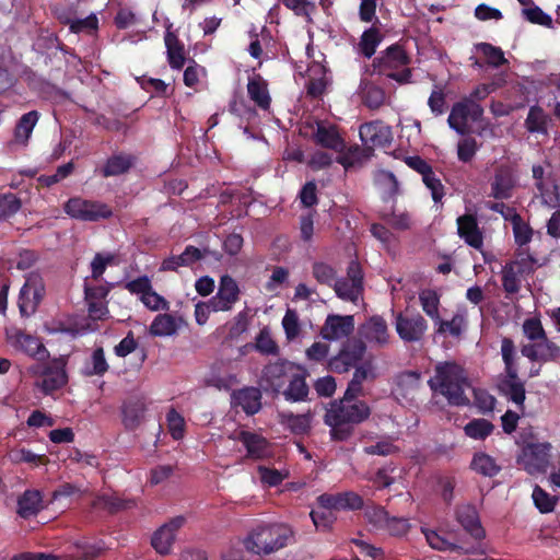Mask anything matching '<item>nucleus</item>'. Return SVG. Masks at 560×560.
Listing matches in <instances>:
<instances>
[{"label":"nucleus","instance_id":"44","mask_svg":"<svg viewBox=\"0 0 560 560\" xmlns=\"http://www.w3.org/2000/svg\"><path fill=\"white\" fill-rule=\"evenodd\" d=\"M494 427L493 424L486 419H474L469 421L465 428V434L474 440H485L489 436Z\"/></svg>","mask_w":560,"mask_h":560},{"label":"nucleus","instance_id":"56","mask_svg":"<svg viewBox=\"0 0 560 560\" xmlns=\"http://www.w3.org/2000/svg\"><path fill=\"white\" fill-rule=\"evenodd\" d=\"M522 13L524 18L533 24H538L546 27L552 26V18L534 3L528 8H524Z\"/></svg>","mask_w":560,"mask_h":560},{"label":"nucleus","instance_id":"30","mask_svg":"<svg viewBox=\"0 0 560 560\" xmlns=\"http://www.w3.org/2000/svg\"><path fill=\"white\" fill-rule=\"evenodd\" d=\"M247 93L249 98L261 109H268L270 106V95L267 82L259 75L254 74L248 78Z\"/></svg>","mask_w":560,"mask_h":560},{"label":"nucleus","instance_id":"2","mask_svg":"<svg viewBox=\"0 0 560 560\" xmlns=\"http://www.w3.org/2000/svg\"><path fill=\"white\" fill-rule=\"evenodd\" d=\"M428 384L434 394L442 395L451 405L466 406L469 402L465 394L468 387L467 377L464 370L456 363L436 364L434 375L430 377Z\"/></svg>","mask_w":560,"mask_h":560},{"label":"nucleus","instance_id":"46","mask_svg":"<svg viewBox=\"0 0 560 560\" xmlns=\"http://www.w3.org/2000/svg\"><path fill=\"white\" fill-rule=\"evenodd\" d=\"M501 355L505 365L506 375L515 376L517 374L516 349L510 338H503L501 341Z\"/></svg>","mask_w":560,"mask_h":560},{"label":"nucleus","instance_id":"45","mask_svg":"<svg viewBox=\"0 0 560 560\" xmlns=\"http://www.w3.org/2000/svg\"><path fill=\"white\" fill-rule=\"evenodd\" d=\"M255 349L265 355H276L279 352V347L273 340L270 329L264 327L255 338Z\"/></svg>","mask_w":560,"mask_h":560},{"label":"nucleus","instance_id":"11","mask_svg":"<svg viewBox=\"0 0 560 560\" xmlns=\"http://www.w3.org/2000/svg\"><path fill=\"white\" fill-rule=\"evenodd\" d=\"M362 271L358 262L351 261L347 277L334 282V289L338 298L355 303L362 292Z\"/></svg>","mask_w":560,"mask_h":560},{"label":"nucleus","instance_id":"29","mask_svg":"<svg viewBox=\"0 0 560 560\" xmlns=\"http://www.w3.org/2000/svg\"><path fill=\"white\" fill-rule=\"evenodd\" d=\"M172 24L166 27L164 37L168 63L173 69H180L185 63V49L177 35L172 32Z\"/></svg>","mask_w":560,"mask_h":560},{"label":"nucleus","instance_id":"13","mask_svg":"<svg viewBox=\"0 0 560 560\" xmlns=\"http://www.w3.org/2000/svg\"><path fill=\"white\" fill-rule=\"evenodd\" d=\"M366 350V345L361 340H351L345 343L339 353L332 357L328 366L329 370L337 373L347 372L358 361H360Z\"/></svg>","mask_w":560,"mask_h":560},{"label":"nucleus","instance_id":"55","mask_svg":"<svg viewBox=\"0 0 560 560\" xmlns=\"http://www.w3.org/2000/svg\"><path fill=\"white\" fill-rule=\"evenodd\" d=\"M535 506L541 513H549L553 511L556 505V498L547 493L539 486H536L532 494Z\"/></svg>","mask_w":560,"mask_h":560},{"label":"nucleus","instance_id":"61","mask_svg":"<svg viewBox=\"0 0 560 560\" xmlns=\"http://www.w3.org/2000/svg\"><path fill=\"white\" fill-rule=\"evenodd\" d=\"M539 361H553L560 357V348L552 341H550L547 336L545 339L537 341Z\"/></svg>","mask_w":560,"mask_h":560},{"label":"nucleus","instance_id":"27","mask_svg":"<svg viewBox=\"0 0 560 560\" xmlns=\"http://www.w3.org/2000/svg\"><path fill=\"white\" fill-rule=\"evenodd\" d=\"M456 516L464 529L475 539L480 540L485 537V530L479 522L478 513L472 505L458 506Z\"/></svg>","mask_w":560,"mask_h":560},{"label":"nucleus","instance_id":"7","mask_svg":"<svg viewBox=\"0 0 560 560\" xmlns=\"http://www.w3.org/2000/svg\"><path fill=\"white\" fill-rule=\"evenodd\" d=\"M394 326L397 335L404 342H419L425 336L428 322L420 313L409 311L395 315Z\"/></svg>","mask_w":560,"mask_h":560},{"label":"nucleus","instance_id":"60","mask_svg":"<svg viewBox=\"0 0 560 560\" xmlns=\"http://www.w3.org/2000/svg\"><path fill=\"white\" fill-rule=\"evenodd\" d=\"M512 228L515 242L520 246L526 245L532 241L533 230L521 217H514V224Z\"/></svg>","mask_w":560,"mask_h":560},{"label":"nucleus","instance_id":"38","mask_svg":"<svg viewBox=\"0 0 560 560\" xmlns=\"http://www.w3.org/2000/svg\"><path fill=\"white\" fill-rule=\"evenodd\" d=\"M382 38V34L375 27L364 31L357 47L358 52L365 58H371L375 54Z\"/></svg>","mask_w":560,"mask_h":560},{"label":"nucleus","instance_id":"26","mask_svg":"<svg viewBox=\"0 0 560 560\" xmlns=\"http://www.w3.org/2000/svg\"><path fill=\"white\" fill-rule=\"evenodd\" d=\"M515 186V175L511 167L500 166L491 184V195L497 199H508Z\"/></svg>","mask_w":560,"mask_h":560},{"label":"nucleus","instance_id":"32","mask_svg":"<svg viewBox=\"0 0 560 560\" xmlns=\"http://www.w3.org/2000/svg\"><path fill=\"white\" fill-rule=\"evenodd\" d=\"M502 393L508 397L509 400L513 401L520 410L524 409L525 401V386L524 383L515 376L505 375L500 384Z\"/></svg>","mask_w":560,"mask_h":560},{"label":"nucleus","instance_id":"31","mask_svg":"<svg viewBox=\"0 0 560 560\" xmlns=\"http://www.w3.org/2000/svg\"><path fill=\"white\" fill-rule=\"evenodd\" d=\"M433 324L436 335L458 338L465 330L467 320L465 313L457 312L450 320L442 319L440 316Z\"/></svg>","mask_w":560,"mask_h":560},{"label":"nucleus","instance_id":"5","mask_svg":"<svg viewBox=\"0 0 560 560\" xmlns=\"http://www.w3.org/2000/svg\"><path fill=\"white\" fill-rule=\"evenodd\" d=\"M410 58L399 45H392L374 59L375 70L398 83H408L411 78Z\"/></svg>","mask_w":560,"mask_h":560},{"label":"nucleus","instance_id":"59","mask_svg":"<svg viewBox=\"0 0 560 560\" xmlns=\"http://www.w3.org/2000/svg\"><path fill=\"white\" fill-rule=\"evenodd\" d=\"M376 184L382 189L383 194L387 197H393L398 191V183L393 173L387 171H381L375 177Z\"/></svg>","mask_w":560,"mask_h":560},{"label":"nucleus","instance_id":"34","mask_svg":"<svg viewBox=\"0 0 560 560\" xmlns=\"http://www.w3.org/2000/svg\"><path fill=\"white\" fill-rule=\"evenodd\" d=\"M470 468L481 476L494 477L500 472L501 465L491 455L485 452H477L472 456Z\"/></svg>","mask_w":560,"mask_h":560},{"label":"nucleus","instance_id":"58","mask_svg":"<svg viewBox=\"0 0 560 560\" xmlns=\"http://www.w3.org/2000/svg\"><path fill=\"white\" fill-rule=\"evenodd\" d=\"M308 71L311 73L312 72H322L323 73V75L318 79L312 78L310 75V81L307 84L308 94H311L314 97L319 96L320 94L324 93V91L326 90V86L328 84V78L325 74V69L323 66L316 65V66H313L312 68H310Z\"/></svg>","mask_w":560,"mask_h":560},{"label":"nucleus","instance_id":"21","mask_svg":"<svg viewBox=\"0 0 560 560\" xmlns=\"http://www.w3.org/2000/svg\"><path fill=\"white\" fill-rule=\"evenodd\" d=\"M232 439L243 443L249 458L262 459L271 456L270 444L260 434L242 430L234 433Z\"/></svg>","mask_w":560,"mask_h":560},{"label":"nucleus","instance_id":"54","mask_svg":"<svg viewBox=\"0 0 560 560\" xmlns=\"http://www.w3.org/2000/svg\"><path fill=\"white\" fill-rule=\"evenodd\" d=\"M282 3L296 15L303 16L307 22H312V14L316 7L314 2L308 0H281Z\"/></svg>","mask_w":560,"mask_h":560},{"label":"nucleus","instance_id":"18","mask_svg":"<svg viewBox=\"0 0 560 560\" xmlns=\"http://www.w3.org/2000/svg\"><path fill=\"white\" fill-rule=\"evenodd\" d=\"M360 340L365 345L382 347L388 342V329L385 319L373 316L359 328Z\"/></svg>","mask_w":560,"mask_h":560},{"label":"nucleus","instance_id":"16","mask_svg":"<svg viewBox=\"0 0 560 560\" xmlns=\"http://www.w3.org/2000/svg\"><path fill=\"white\" fill-rule=\"evenodd\" d=\"M240 288L236 281L225 275L220 279L218 292L209 301L212 303L213 312L231 311L238 301Z\"/></svg>","mask_w":560,"mask_h":560},{"label":"nucleus","instance_id":"4","mask_svg":"<svg viewBox=\"0 0 560 560\" xmlns=\"http://www.w3.org/2000/svg\"><path fill=\"white\" fill-rule=\"evenodd\" d=\"M65 358H55L47 362H38L27 369L35 378L34 387L46 396H51L68 384V373Z\"/></svg>","mask_w":560,"mask_h":560},{"label":"nucleus","instance_id":"62","mask_svg":"<svg viewBox=\"0 0 560 560\" xmlns=\"http://www.w3.org/2000/svg\"><path fill=\"white\" fill-rule=\"evenodd\" d=\"M166 420L171 435L175 440H180L184 436L185 431L184 418L175 409H171L167 412Z\"/></svg>","mask_w":560,"mask_h":560},{"label":"nucleus","instance_id":"48","mask_svg":"<svg viewBox=\"0 0 560 560\" xmlns=\"http://www.w3.org/2000/svg\"><path fill=\"white\" fill-rule=\"evenodd\" d=\"M108 364L105 359L103 348H96L90 358V361L84 366V374L92 375H103L107 372Z\"/></svg>","mask_w":560,"mask_h":560},{"label":"nucleus","instance_id":"24","mask_svg":"<svg viewBox=\"0 0 560 560\" xmlns=\"http://www.w3.org/2000/svg\"><path fill=\"white\" fill-rule=\"evenodd\" d=\"M185 324L180 316H175L168 313L159 314L152 320L149 332L153 337H172Z\"/></svg>","mask_w":560,"mask_h":560},{"label":"nucleus","instance_id":"1","mask_svg":"<svg viewBox=\"0 0 560 560\" xmlns=\"http://www.w3.org/2000/svg\"><path fill=\"white\" fill-rule=\"evenodd\" d=\"M371 408L363 400L340 399L330 405L325 415V423L330 427L334 440L345 441L353 432V425L369 419Z\"/></svg>","mask_w":560,"mask_h":560},{"label":"nucleus","instance_id":"41","mask_svg":"<svg viewBox=\"0 0 560 560\" xmlns=\"http://www.w3.org/2000/svg\"><path fill=\"white\" fill-rule=\"evenodd\" d=\"M312 417L310 413L293 415L291 412L281 413V422L295 434H303L311 428Z\"/></svg>","mask_w":560,"mask_h":560},{"label":"nucleus","instance_id":"33","mask_svg":"<svg viewBox=\"0 0 560 560\" xmlns=\"http://www.w3.org/2000/svg\"><path fill=\"white\" fill-rule=\"evenodd\" d=\"M43 509V498L37 490H26L18 500V514L27 518Z\"/></svg>","mask_w":560,"mask_h":560},{"label":"nucleus","instance_id":"51","mask_svg":"<svg viewBox=\"0 0 560 560\" xmlns=\"http://www.w3.org/2000/svg\"><path fill=\"white\" fill-rule=\"evenodd\" d=\"M260 481L268 487H276L289 477L287 469H275L266 466L258 467Z\"/></svg>","mask_w":560,"mask_h":560},{"label":"nucleus","instance_id":"3","mask_svg":"<svg viewBox=\"0 0 560 560\" xmlns=\"http://www.w3.org/2000/svg\"><path fill=\"white\" fill-rule=\"evenodd\" d=\"M292 529L282 523H260L254 526L243 539L247 552L269 556L288 546Z\"/></svg>","mask_w":560,"mask_h":560},{"label":"nucleus","instance_id":"47","mask_svg":"<svg viewBox=\"0 0 560 560\" xmlns=\"http://www.w3.org/2000/svg\"><path fill=\"white\" fill-rule=\"evenodd\" d=\"M133 505V501L122 500L116 494H102L94 502V506L106 509L109 512L126 510Z\"/></svg>","mask_w":560,"mask_h":560},{"label":"nucleus","instance_id":"40","mask_svg":"<svg viewBox=\"0 0 560 560\" xmlns=\"http://www.w3.org/2000/svg\"><path fill=\"white\" fill-rule=\"evenodd\" d=\"M419 303L422 311L432 319V322L439 319L440 295L434 290L425 289L420 291Z\"/></svg>","mask_w":560,"mask_h":560},{"label":"nucleus","instance_id":"28","mask_svg":"<svg viewBox=\"0 0 560 560\" xmlns=\"http://www.w3.org/2000/svg\"><path fill=\"white\" fill-rule=\"evenodd\" d=\"M232 402L240 406L247 415H254L261 407V393L255 387H245L232 394Z\"/></svg>","mask_w":560,"mask_h":560},{"label":"nucleus","instance_id":"42","mask_svg":"<svg viewBox=\"0 0 560 560\" xmlns=\"http://www.w3.org/2000/svg\"><path fill=\"white\" fill-rule=\"evenodd\" d=\"M548 116L539 106H532L529 108L525 127L529 132L546 133L547 132Z\"/></svg>","mask_w":560,"mask_h":560},{"label":"nucleus","instance_id":"15","mask_svg":"<svg viewBox=\"0 0 560 560\" xmlns=\"http://www.w3.org/2000/svg\"><path fill=\"white\" fill-rule=\"evenodd\" d=\"M185 522L184 516H175L154 532L151 545L158 553L167 555L171 552L177 532L184 526Z\"/></svg>","mask_w":560,"mask_h":560},{"label":"nucleus","instance_id":"8","mask_svg":"<svg viewBox=\"0 0 560 560\" xmlns=\"http://www.w3.org/2000/svg\"><path fill=\"white\" fill-rule=\"evenodd\" d=\"M63 210L71 218L81 221H97L112 215V210L106 203L80 197L69 199L65 203Z\"/></svg>","mask_w":560,"mask_h":560},{"label":"nucleus","instance_id":"25","mask_svg":"<svg viewBox=\"0 0 560 560\" xmlns=\"http://www.w3.org/2000/svg\"><path fill=\"white\" fill-rule=\"evenodd\" d=\"M458 235L475 249H481L483 245L482 233L477 219L472 214H464L457 219Z\"/></svg>","mask_w":560,"mask_h":560},{"label":"nucleus","instance_id":"12","mask_svg":"<svg viewBox=\"0 0 560 560\" xmlns=\"http://www.w3.org/2000/svg\"><path fill=\"white\" fill-rule=\"evenodd\" d=\"M44 291L42 278L38 275L31 273L20 291L19 307L22 315L30 316L36 311Z\"/></svg>","mask_w":560,"mask_h":560},{"label":"nucleus","instance_id":"35","mask_svg":"<svg viewBox=\"0 0 560 560\" xmlns=\"http://www.w3.org/2000/svg\"><path fill=\"white\" fill-rule=\"evenodd\" d=\"M145 404L141 399L130 400L122 407V423L128 430L140 425L145 413Z\"/></svg>","mask_w":560,"mask_h":560},{"label":"nucleus","instance_id":"49","mask_svg":"<svg viewBox=\"0 0 560 560\" xmlns=\"http://www.w3.org/2000/svg\"><path fill=\"white\" fill-rule=\"evenodd\" d=\"M475 48L477 51L482 54L488 65L492 67L498 68L508 62L500 47L493 46L488 43H479L475 46Z\"/></svg>","mask_w":560,"mask_h":560},{"label":"nucleus","instance_id":"14","mask_svg":"<svg viewBox=\"0 0 560 560\" xmlns=\"http://www.w3.org/2000/svg\"><path fill=\"white\" fill-rule=\"evenodd\" d=\"M9 343L18 351L31 358H44L47 350L40 339L21 329H11L7 332Z\"/></svg>","mask_w":560,"mask_h":560},{"label":"nucleus","instance_id":"23","mask_svg":"<svg viewBox=\"0 0 560 560\" xmlns=\"http://www.w3.org/2000/svg\"><path fill=\"white\" fill-rule=\"evenodd\" d=\"M38 119L39 114L36 110H31L22 115L14 128L13 139L8 143L10 150L25 148L27 145Z\"/></svg>","mask_w":560,"mask_h":560},{"label":"nucleus","instance_id":"52","mask_svg":"<svg viewBox=\"0 0 560 560\" xmlns=\"http://www.w3.org/2000/svg\"><path fill=\"white\" fill-rule=\"evenodd\" d=\"M524 336L530 341L545 339L546 332L539 317L526 318L522 325Z\"/></svg>","mask_w":560,"mask_h":560},{"label":"nucleus","instance_id":"64","mask_svg":"<svg viewBox=\"0 0 560 560\" xmlns=\"http://www.w3.org/2000/svg\"><path fill=\"white\" fill-rule=\"evenodd\" d=\"M353 544L358 548L359 553L365 560H383L384 559V551L381 548L372 546L362 539H355V540H353Z\"/></svg>","mask_w":560,"mask_h":560},{"label":"nucleus","instance_id":"63","mask_svg":"<svg viewBox=\"0 0 560 560\" xmlns=\"http://www.w3.org/2000/svg\"><path fill=\"white\" fill-rule=\"evenodd\" d=\"M282 326L288 340H293L299 336L300 323L295 311L288 310L282 318Z\"/></svg>","mask_w":560,"mask_h":560},{"label":"nucleus","instance_id":"10","mask_svg":"<svg viewBox=\"0 0 560 560\" xmlns=\"http://www.w3.org/2000/svg\"><path fill=\"white\" fill-rule=\"evenodd\" d=\"M296 370H299L298 366L285 360L270 363L262 371L261 382L265 384L266 389L279 393L284 388Z\"/></svg>","mask_w":560,"mask_h":560},{"label":"nucleus","instance_id":"17","mask_svg":"<svg viewBox=\"0 0 560 560\" xmlns=\"http://www.w3.org/2000/svg\"><path fill=\"white\" fill-rule=\"evenodd\" d=\"M353 329L354 318L352 315L330 314L320 328V336L327 341H338L347 338Z\"/></svg>","mask_w":560,"mask_h":560},{"label":"nucleus","instance_id":"57","mask_svg":"<svg viewBox=\"0 0 560 560\" xmlns=\"http://www.w3.org/2000/svg\"><path fill=\"white\" fill-rule=\"evenodd\" d=\"M539 190L540 198L544 205L549 208H556L559 206V187L551 183H539L536 184Z\"/></svg>","mask_w":560,"mask_h":560},{"label":"nucleus","instance_id":"9","mask_svg":"<svg viewBox=\"0 0 560 560\" xmlns=\"http://www.w3.org/2000/svg\"><path fill=\"white\" fill-rule=\"evenodd\" d=\"M483 108L472 100H464L453 105L447 122L459 135H465L471 122L481 118Z\"/></svg>","mask_w":560,"mask_h":560},{"label":"nucleus","instance_id":"37","mask_svg":"<svg viewBox=\"0 0 560 560\" xmlns=\"http://www.w3.org/2000/svg\"><path fill=\"white\" fill-rule=\"evenodd\" d=\"M133 162V158L130 154H114L106 161L102 168V174L104 177L125 174L131 168Z\"/></svg>","mask_w":560,"mask_h":560},{"label":"nucleus","instance_id":"19","mask_svg":"<svg viewBox=\"0 0 560 560\" xmlns=\"http://www.w3.org/2000/svg\"><path fill=\"white\" fill-rule=\"evenodd\" d=\"M359 135L362 142L371 147H385L393 140L390 127L380 120L363 124Z\"/></svg>","mask_w":560,"mask_h":560},{"label":"nucleus","instance_id":"43","mask_svg":"<svg viewBox=\"0 0 560 560\" xmlns=\"http://www.w3.org/2000/svg\"><path fill=\"white\" fill-rule=\"evenodd\" d=\"M520 266L517 262H511L504 266L502 270V284L506 293H517L521 288Z\"/></svg>","mask_w":560,"mask_h":560},{"label":"nucleus","instance_id":"39","mask_svg":"<svg viewBox=\"0 0 560 560\" xmlns=\"http://www.w3.org/2000/svg\"><path fill=\"white\" fill-rule=\"evenodd\" d=\"M287 384L288 387L283 389V395L287 400L300 401L307 396L308 387L305 383V378L299 374L298 370Z\"/></svg>","mask_w":560,"mask_h":560},{"label":"nucleus","instance_id":"36","mask_svg":"<svg viewBox=\"0 0 560 560\" xmlns=\"http://www.w3.org/2000/svg\"><path fill=\"white\" fill-rule=\"evenodd\" d=\"M359 95L369 108H378L385 102V92L382 88L362 79L359 86Z\"/></svg>","mask_w":560,"mask_h":560},{"label":"nucleus","instance_id":"6","mask_svg":"<svg viewBox=\"0 0 560 560\" xmlns=\"http://www.w3.org/2000/svg\"><path fill=\"white\" fill-rule=\"evenodd\" d=\"M551 448L549 442L528 443L522 448L517 463L530 475L545 472L550 465Z\"/></svg>","mask_w":560,"mask_h":560},{"label":"nucleus","instance_id":"20","mask_svg":"<svg viewBox=\"0 0 560 560\" xmlns=\"http://www.w3.org/2000/svg\"><path fill=\"white\" fill-rule=\"evenodd\" d=\"M313 139L316 144L337 153H341L346 148L337 127L328 121L316 122Z\"/></svg>","mask_w":560,"mask_h":560},{"label":"nucleus","instance_id":"53","mask_svg":"<svg viewBox=\"0 0 560 560\" xmlns=\"http://www.w3.org/2000/svg\"><path fill=\"white\" fill-rule=\"evenodd\" d=\"M364 516L370 525L381 530H384L389 518V514L383 508L375 505L366 506Z\"/></svg>","mask_w":560,"mask_h":560},{"label":"nucleus","instance_id":"50","mask_svg":"<svg viewBox=\"0 0 560 560\" xmlns=\"http://www.w3.org/2000/svg\"><path fill=\"white\" fill-rule=\"evenodd\" d=\"M237 383L238 380L235 374L226 373L222 375L214 366L211 369L209 375L206 378V384L208 386H212L218 389H230Z\"/></svg>","mask_w":560,"mask_h":560},{"label":"nucleus","instance_id":"22","mask_svg":"<svg viewBox=\"0 0 560 560\" xmlns=\"http://www.w3.org/2000/svg\"><path fill=\"white\" fill-rule=\"evenodd\" d=\"M317 501L322 509L329 511L355 510L363 505L362 498L352 491L337 494L324 493Z\"/></svg>","mask_w":560,"mask_h":560}]
</instances>
